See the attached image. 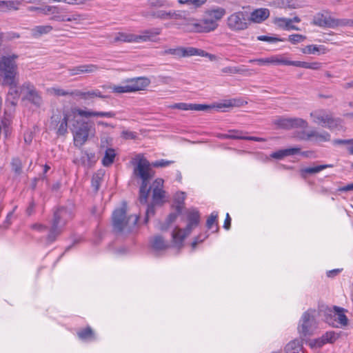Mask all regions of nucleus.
Listing matches in <instances>:
<instances>
[{"mask_svg":"<svg viewBox=\"0 0 353 353\" xmlns=\"http://www.w3.org/2000/svg\"><path fill=\"white\" fill-rule=\"evenodd\" d=\"M21 91L24 93V98L37 108L42 105V98L39 92L31 83L25 82L21 87Z\"/></svg>","mask_w":353,"mask_h":353,"instance_id":"nucleus-13","label":"nucleus"},{"mask_svg":"<svg viewBox=\"0 0 353 353\" xmlns=\"http://www.w3.org/2000/svg\"><path fill=\"white\" fill-rule=\"evenodd\" d=\"M72 217V212L70 210L61 207L54 212L51 226L49 229L47 225L41 223H34L31 225V228L39 232H45L48 230L46 241L47 243L51 244L61 234L65 225Z\"/></svg>","mask_w":353,"mask_h":353,"instance_id":"nucleus-1","label":"nucleus"},{"mask_svg":"<svg viewBox=\"0 0 353 353\" xmlns=\"http://www.w3.org/2000/svg\"><path fill=\"white\" fill-rule=\"evenodd\" d=\"M151 245L154 250L157 251L163 250L168 247V245L160 236H154L151 241Z\"/></svg>","mask_w":353,"mask_h":353,"instance_id":"nucleus-38","label":"nucleus"},{"mask_svg":"<svg viewBox=\"0 0 353 353\" xmlns=\"http://www.w3.org/2000/svg\"><path fill=\"white\" fill-rule=\"evenodd\" d=\"M73 132L74 143L75 145L81 146L87 141L89 135V127L86 123H81L79 127L72 125L71 129Z\"/></svg>","mask_w":353,"mask_h":353,"instance_id":"nucleus-15","label":"nucleus"},{"mask_svg":"<svg viewBox=\"0 0 353 353\" xmlns=\"http://www.w3.org/2000/svg\"><path fill=\"white\" fill-rule=\"evenodd\" d=\"M180 212H181V207H180V205H178L177 206V212L170 213L169 214V216H168L167 219L165 220V222L163 225H161L160 229L161 230H168L171 226L172 223H174L176 221V219L178 215L180 214Z\"/></svg>","mask_w":353,"mask_h":353,"instance_id":"nucleus-37","label":"nucleus"},{"mask_svg":"<svg viewBox=\"0 0 353 353\" xmlns=\"http://www.w3.org/2000/svg\"><path fill=\"white\" fill-rule=\"evenodd\" d=\"M346 310L342 307L334 306L325 310V321L329 325L335 327H342L348 323V319L345 314Z\"/></svg>","mask_w":353,"mask_h":353,"instance_id":"nucleus-9","label":"nucleus"},{"mask_svg":"<svg viewBox=\"0 0 353 353\" xmlns=\"http://www.w3.org/2000/svg\"><path fill=\"white\" fill-rule=\"evenodd\" d=\"M170 108L182 110H192V103H177L171 105Z\"/></svg>","mask_w":353,"mask_h":353,"instance_id":"nucleus-56","label":"nucleus"},{"mask_svg":"<svg viewBox=\"0 0 353 353\" xmlns=\"http://www.w3.org/2000/svg\"><path fill=\"white\" fill-rule=\"evenodd\" d=\"M178 2L180 4L192 6L194 8H198L204 5L207 0H178Z\"/></svg>","mask_w":353,"mask_h":353,"instance_id":"nucleus-47","label":"nucleus"},{"mask_svg":"<svg viewBox=\"0 0 353 353\" xmlns=\"http://www.w3.org/2000/svg\"><path fill=\"white\" fill-rule=\"evenodd\" d=\"M53 28L50 25L37 26L31 30L32 36L38 38L43 34L50 33Z\"/></svg>","mask_w":353,"mask_h":353,"instance_id":"nucleus-31","label":"nucleus"},{"mask_svg":"<svg viewBox=\"0 0 353 353\" xmlns=\"http://www.w3.org/2000/svg\"><path fill=\"white\" fill-rule=\"evenodd\" d=\"M217 218H218L217 212H213L211 213V214L208 218L207 221H206V226H207L208 229H209V230L212 229L213 227V225L216 224V231H217V230H218Z\"/></svg>","mask_w":353,"mask_h":353,"instance_id":"nucleus-49","label":"nucleus"},{"mask_svg":"<svg viewBox=\"0 0 353 353\" xmlns=\"http://www.w3.org/2000/svg\"><path fill=\"white\" fill-rule=\"evenodd\" d=\"M139 216L137 215H126V204L116 209L112 213V225L117 233H128L136 226Z\"/></svg>","mask_w":353,"mask_h":353,"instance_id":"nucleus-4","label":"nucleus"},{"mask_svg":"<svg viewBox=\"0 0 353 353\" xmlns=\"http://www.w3.org/2000/svg\"><path fill=\"white\" fill-rule=\"evenodd\" d=\"M173 163H174V161H168L166 159H160V160H157V161L152 162V165L154 168H164V167L169 166L170 165H171Z\"/></svg>","mask_w":353,"mask_h":353,"instance_id":"nucleus-55","label":"nucleus"},{"mask_svg":"<svg viewBox=\"0 0 353 353\" xmlns=\"http://www.w3.org/2000/svg\"><path fill=\"white\" fill-rule=\"evenodd\" d=\"M134 165L133 175L141 181V183H150L153 178L154 172L151 168V165L148 159L142 154H138L132 161Z\"/></svg>","mask_w":353,"mask_h":353,"instance_id":"nucleus-6","label":"nucleus"},{"mask_svg":"<svg viewBox=\"0 0 353 353\" xmlns=\"http://www.w3.org/2000/svg\"><path fill=\"white\" fill-rule=\"evenodd\" d=\"M55 10L53 11L51 20L59 22H73L75 24H79L80 22L85 19L83 14L77 12H69L68 10L60 6H55Z\"/></svg>","mask_w":353,"mask_h":353,"instance_id":"nucleus-10","label":"nucleus"},{"mask_svg":"<svg viewBox=\"0 0 353 353\" xmlns=\"http://www.w3.org/2000/svg\"><path fill=\"white\" fill-rule=\"evenodd\" d=\"M98 66L93 64L80 65L68 69L70 75H77L83 73H92L98 70Z\"/></svg>","mask_w":353,"mask_h":353,"instance_id":"nucleus-24","label":"nucleus"},{"mask_svg":"<svg viewBox=\"0 0 353 353\" xmlns=\"http://www.w3.org/2000/svg\"><path fill=\"white\" fill-rule=\"evenodd\" d=\"M284 65H292V66L305 68V69H311V70H317L321 68L322 63L320 62H316V61L306 62V61H291L285 54Z\"/></svg>","mask_w":353,"mask_h":353,"instance_id":"nucleus-19","label":"nucleus"},{"mask_svg":"<svg viewBox=\"0 0 353 353\" xmlns=\"http://www.w3.org/2000/svg\"><path fill=\"white\" fill-rule=\"evenodd\" d=\"M115 156L116 153L114 150L112 148H108L105 150L104 157L102 159V164L105 167L110 166L113 163Z\"/></svg>","mask_w":353,"mask_h":353,"instance_id":"nucleus-39","label":"nucleus"},{"mask_svg":"<svg viewBox=\"0 0 353 353\" xmlns=\"http://www.w3.org/2000/svg\"><path fill=\"white\" fill-rule=\"evenodd\" d=\"M110 88L112 89V92H114V93H118V94L130 93V91H129V89H128V85H127V83L125 81L123 83V85H114V86L111 87Z\"/></svg>","mask_w":353,"mask_h":353,"instance_id":"nucleus-50","label":"nucleus"},{"mask_svg":"<svg viewBox=\"0 0 353 353\" xmlns=\"http://www.w3.org/2000/svg\"><path fill=\"white\" fill-rule=\"evenodd\" d=\"M72 116L77 114L81 117L90 118L91 117L114 118L116 113L113 111L102 112V111H93L91 110H83L79 108H74L71 109Z\"/></svg>","mask_w":353,"mask_h":353,"instance_id":"nucleus-16","label":"nucleus"},{"mask_svg":"<svg viewBox=\"0 0 353 353\" xmlns=\"http://www.w3.org/2000/svg\"><path fill=\"white\" fill-rule=\"evenodd\" d=\"M328 51V49L323 45H308L301 49L302 53L305 54H324Z\"/></svg>","mask_w":353,"mask_h":353,"instance_id":"nucleus-28","label":"nucleus"},{"mask_svg":"<svg viewBox=\"0 0 353 353\" xmlns=\"http://www.w3.org/2000/svg\"><path fill=\"white\" fill-rule=\"evenodd\" d=\"M148 3L152 8H170L172 6L167 0H148Z\"/></svg>","mask_w":353,"mask_h":353,"instance_id":"nucleus-45","label":"nucleus"},{"mask_svg":"<svg viewBox=\"0 0 353 353\" xmlns=\"http://www.w3.org/2000/svg\"><path fill=\"white\" fill-rule=\"evenodd\" d=\"M285 54L273 55L267 58L255 59L249 60V63H256L259 65H266L269 64L283 65Z\"/></svg>","mask_w":353,"mask_h":353,"instance_id":"nucleus-20","label":"nucleus"},{"mask_svg":"<svg viewBox=\"0 0 353 353\" xmlns=\"http://www.w3.org/2000/svg\"><path fill=\"white\" fill-rule=\"evenodd\" d=\"M322 336L326 343H333L339 338V334L333 331L327 332Z\"/></svg>","mask_w":353,"mask_h":353,"instance_id":"nucleus-48","label":"nucleus"},{"mask_svg":"<svg viewBox=\"0 0 353 353\" xmlns=\"http://www.w3.org/2000/svg\"><path fill=\"white\" fill-rule=\"evenodd\" d=\"M3 85H8L10 87L8 97L6 99V108L4 111L3 117L1 119V124L4 128L6 136L9 133V126L12 121V112L14 106L16 105L17 101L19 97V92L17 88L18 82L15 79H13V82L6 83L2 81Z\"/></svg>","mask_w":353,"mask_h":353,"instance_id":"nucleus-5","label":"nucleus"},{"mask_svg":"<svg viewBox=\"0 0 353 353\" xmlns=\"http://www.w3.org/2000/svg\"><path fill=\"white\" fill-rule=\"evenodd\" d=\"M257 40L261 41H267L269 43H274L276 41H284V39H279L276 37H268L266 35H261L257 37Z\"/></svg>","mask_w":353,"mask_h":353,"instance_id":"nucleus-57","label":"nucleus"},{"mask_svg":"<svg viewBox=\"0 0 353 353\" xmlns=\"http://www.w3.org/2000/svg\"><path fill=\"white\" fill-rule=\"evenodd\" d=\"M150 183H141L139 190V202L142 204H145L147 202L149 192L150 191Z\"/></svg>","mask_w":353,"mask_h":353,"instance_id":"nucleus-40","label":"nucleus"},{"mask_svg":"<svg viewBox=\"0 0 353 353\" xmlns=\"http://www.w3.org/2000/svg\"><path fill=\"white\" fill-rule=\"evenodd\" d=\"M130 92L145 90L150 83V80L145 77L128 79L125 80Z\"/></svg>","mask_w":353,"mask_h":353,"instance_id":"nucleus-17","label":"nucleus"},{"mask_svg":"<svg viewBox=\"0 0 353 353\" xmlns=\"http://www.w3.org/2000/svg\"><path fill=\"white\" fill-rule=\"evenodd\" d=\"M78 337L83 341H94L95 335L90 327L81 330L77 332Z\"/></svg>","mask_w":353,"mask_h":353,"instance_id":"nucleus-36","label":"nucleus"},{"mask_svg":"<svg viewBox=\"0 0 353 353\" xmlns=\"http://www.w3.org/2000/svg\"><path fill=\"white\" fill-rule=\"evenodd\" d=\"M17 58L18 56L15 54L2 56L0 58V77L2 78V81L11 83L13 82V79L16 78L17 65L15 60Z\"/></svg>","mask_w":353,"mask_h":353,"instance_id":"nucleus-7","label":"nucleus"},{"mask_svg":"<svg viewBox=\"0 0 353 353\" xmlns=\"http://www.w3.org/2000/svg\"><path fill=\"white\" fill-rule=\"evenodd\" d=\"M210 108H211V107L208 105L192 103V110L205 111V110H208Z\"/></svg>","mask_w":353,"mask_h":353,"instance_id":"nucleus-63","label":"nucleus"},{"mask_svg":"<svg viewBox=\"0 0 353 353\" xmlns=\"http://www.w3.org/2000/svg\"><path fill=\"white\" fill-rule=\"evenodd\" d=\"M308 123L301 118L290 117V129L292 128H306Z\"/></svg>","mask_w":353,"mask_h":353,"instance_id":"nucleus-43","label":"nucleus"},{"mask_svg":"<svg viewBox=\"0 0 353 353\" xmlns=\"http://www.w3.org/2000/svg\"><path fill=\"white\" fill-rule=\"evenodd\" d=\"M315 313L314 310H308L303 314L298 327L301 337L312 334L313 329L315 327Z\"/></svg>","mask_w":353,"mask_h":353,"instance_id":"nucleus-12","label":"nucleus"},{"mask_svg":"<svg viewBox=\"0 0 353 353\" xmlns=\"http://www.w3.org/2000/svg\"><path fill=\"white\" fill-rule=\"evenodd\" d=\"M242 102L239 99H230L228 101H225L223 103L220 104L218 107H225V108H230V107H236V106H240L242 105Z\"/></svg>","mask_w":353,"mask_h":353,"instance_id":"nucleus-54","label":"nucleus"},{"mask_svg":"<svg viewBox=\"0 0 353 353\" xmlns=\"http://www.w3.org/2000/svg\"><path fill=\"white\" fill-rule=\"evenodd\" d=\"M188 13L183 10H172V19H180L182 22L178 23L179 28L186 32V27L188 23H190L189 20L192 19V17H188Z\"/></svg>","mask_w":353,"mask_h":353,"instance_id":"nucleus-22","label":"nucleus"},{"mask_svg":"<svg viewBox=\"0 0 353 353\" xmlns=\"http://www.w3.org/2000/svg\"><path fill=\"white\" fill-rule=\"evenodd\" d=\"M333 165L332 164H324V165H320L314 167H310V168H305L301 170V174L303 178L306 177V174H316L318 173L323 170L327 168H332Z\"/></svg>","mask_w":353,"mask_h":353,"instance_id":"nucleus-32","label":"nucleus"},{"mask_svg":"<svg viewBox=\"0 0 353 353\" xmlns=\"http://www.w3.org/2000/svg\"><path fill=\"white\" fill-rule=\"evenodd\" d=\"M121 137L125 139H135L137 138V133L130 130H123L121 132Z\"/></svg>","mask_w":353,"mask_h":353,"instance_id":"nucleus-62","label":"nucleus"},{"mask_svg":"<svg viewBox=\"0 0 353 353\" xmlns=\"http://www.w3.org/2000/svg\"><path fill=\"white\" fill-rule=\"evenodd\" d=\"M270 16V11L267 8L256 9L250 13L249 17L250 22L261 23L268 18Z\"/></svg>","mask_w":353,"mask_h":353,"instance_id":"nucleus-25","label":"nucleus"},{"mask_svg":"<svg viewBox=\"0 0 353 353\" xmlns=\"http://www.w3.org/2000/svg\"><path fill=\"white\" fill-rule=\"evenodd\" d=\"M299 148H291L276 151L271 154V157L276 159H282L285 157L294 155L300 152Z\"/></svg>","mask_w":353,"mask_h":353,"instance_id":"nucleus-30","label":"nucleus"},{"mask_svg":"<svg viewBox=\"0 0 353 353\" xmlns=\"http://www.w3.org/2000/svg\"><path fill=\"white\" fill-rule=\"evenodd\" d=\"M274 23L279 28L285 30H299V28L292 24L290 19L285 17H277L274 20Z\"/></svg>","mask_w":353,"mask_h":353,"instance_id":"nucleus-29","label":"nucleus"},{"mask_svg":"<svg viewBox=\"0 0 353 353\" xmlns=\"http://www.w3.org/2000/svg\"><path fill=\"white\" fill-rule=\"evenodd\" d=\"M53 92H54V94L55 95H57V96H67V95H70V96L74 97V94H71V93H72V91L69 92V91H66L65 90L60 89V88H54L53 89Z\"/></svg>","mask_w":353,"mask_h":353,"instance_id":"nucleus-64","label":"nucleus"},{"mask_svg":"<svg viewBox=\"0 0 353 353\" xmlns=\"http://www.w3.org/2000/svg\"><path fill=\"white\" fill-rule=\"evenodd\" d=\"M313 24L319 27H327L334 28L338 26H343L345 23L343 20L336 19L329 15L327 13H317L313 18Z\"/></svg>","mask_w":353,"mask_h":353,"instance_id":"nucleus-14","label":"nucleus"},{"mask_svg":"<svg viewBox=\"0 0 353 353\" xmlns=\"http://www.w3.org/2000/svg\"><path fill=\"white\" fill-rule=\"evenodd\" d=\"M330 140V134L326 131L310 130V141L316 144L327 142Z\"/></svg>","mask_w":353,"mask_h":353,"instance_id":"nucleus-23","label":"nucleus"},{"mask_svg":"<svg viewBox=\"0 0 353 353\" xmlns=\"http://www.w3.org/2000/svg\"><path fill=\"white\" fill-rule=\"evenodd\" d=\"M306 37L303 34H293L289 36L288 41L292 44H297L304 41Z\"/></svg>","mask_w":353,"mask_h":353,"instance_id":"nucleus-53","label":"nucleus"},{"mask_svg":"<svg viewBox=\"0 0 353 353\" xmlns=\"http://www.w3.org/2000/svg\"><path fill=\"white\" fill-rule=\"evenodd\" d=\"M72 116L71 112H66L63 114L62 119L59 118L57 115H53L51 117L52 123L58 121L57 124L58 135H65L68 132V122L70 121V117Z\"/></svg>","mask_w":353,"mask_h":353,"instance_id":"nucleus-18","label":"nucleus"},{"mask_svg":"<svg viewBox=\"0 0 353 353\" xmlns=\"http://www.w3.org/2000/svg\"><path fill=\"white\" fill-rule=\"evenodd\" d=\"M310 117L314 123L331 130L341 126L342 120L340 118L334 117L331 113L324 109L312 111Z\"/></svg>","mask_w":353,"mask_h":353,"instance_id":"nucleus-8","label":"nucleus"},{"mask_svg":"<svg viewBox=\"0 0 353 353\" xmlns=\"http://www.w3.org/2000/svg\"><path fill=\"white\" fill-rule=\"evenodd\" d=\"M273 123L278 128L290 130V117H280L274 120Z\"/></svg>","mask_w":353,"mask_h":353,"instance_id":"nucleus-41","label":"nucleus"},{"mask_svg":"<svg viewBox=\"0 0 353 353\" xmlns=\"http://www.w3.org/2000/svg\"><path fill=\"white\" fill-rule=\"evenodd\" d=\"M302 349V343L299 339L289 342L285 347L286 353H299Z\"/></svg>","mask_w":353,"mask_h":353,"instance_id":"nucleus-34","label":"nucleus"},{"mask_svg":"<svg viewBox=\"0 0 353 353\" xmlns=\"http://www.w3.org/2000/svg\"><path fill=\"white\" fill-rule=\"evenodd\" d=\"M150 15L156 19L161 20H168L172 19V10L166 11L163 10H159L157 11H152Z\"/></svg>","mask_w":353,"mask_h":353,"instance_id":"nucleus-42","label":"nucleus"},{"mask_svg":"<svg viewBox=\"0 0 353 353\" xmlns=\"http://www.w3.org/2000/svg\"><path fill=\"white\" fill-rule=\"evenodd\" d=\"M12 170L17 175H20L22 173V162L18 157L13 158L11 162Z\"/></svg>","mask_w":353,"mask_h":353,"instance_id":"nucleus-46","label":"nucleus"},{"mask_svg":"<svg viewBox=\"0 0 353 353\" xmlns=\"http://www.w3.org/2000/svg\"><path fill=\"white\" fill-rule=\"evenodd\" d=\"M154 207L152 205H148L146 212H145V217L144 219L145 223L148 222L149 218L150 216H154Z\"/></svg>","mask_w":353,"mask_h":353,"instance_id":"nucleus-61","label":"nucleus"},{"mask_svg":"<svg viewBox=\"0 0 353 353\" xmlns=\"http://www.w3.org/2000/svg\"><path fill=\"white\" fill-rule=\"evenodd\" d=\"M20 4L19 1H0V6H4L8 9L18 10Z\"/></svg>","mask_w":353,"mask_h":353,"instance_id":"nucleus-51","label":"nucleus"},{"mask_svg":"<svg viewBox=\"0 0 353 353\" xmlns=\"http://www.w3.org/2000/svg\"><path fill=\"white\" fill-rule=\"evenodd\" d=\"M248 71V69H246L244 66L242 67H236V66H227L225 68H223L221 69V72L223 73H227V74H244Z\"/></svg>","mask_w":353,"mask_h":353,"instance_id":"nucleus-44","label":"nucleus"},{"mask_svg":"<svg viewBox=\"0 0 353 353\" xmlns=\"http://www.w3.org/2000/svg\"><path fill=\"white\" fill-rule=\"evenodd\" d=\"M225 10L221 7L208 9L205 11L204 17L201 19L192 18L189 20L186 32L208 33L214 31L219 26V21L225 14Z\"/></svg>","mask_w":353,"mask_h":353,"instance_id":"nucleus-2","label":"nucleus"},{"mask_svg":"<svg viewBox=\"0 0 353 353\" xmlns=\"http://www.w3.org/2000/svg\"><path fill=\"white\" fill-rule=\"evenodd\" d=\"M294 137L299 141H310V130L309 131H296L294 134Z\"/></svg>","mask_w":353,"mask_h":353,"instance_id":"nucleus-52","label":"nucleus"},{"mask_svg":"<svg viewBox=\"0 0 353 353\" xmlns=\"http://www.w3.org/2000/svg\"><path fill=\"white\" fill-rule=\"evenodd\" d=\"M137 35L132 34H128L125 32H118L116 34L114 41V42H136Z\"/></svg>","mask_w":353,"mask_h":353,"instance_id":"nucleus-35","label":"nucleus"},{"mask_svg":"<svg viewBox=\"0 0 353 353\" xmlns=\"http://www.w3.org/2000/svg\"><path fill=\"white\" fill-rule=\"evenodd\" d=\"M326 344L325 341L323 340V336L319 339H314L310 343L311 347H321Z\"/></svg>","mask_w":353,"mask_h":353,"instance_id":"nucleus-60","label":"nucleus"},{"mask_svg":"<svg viewBox=\"0 0 353 353\" xmlns=\"http://www.w3.org/2000/svg\"><path fill=\"white\" fill-rule=\"evenodd\" d=\"M208 235L205 233L200 234L196 237L194 238V241L192 243V247L195 248L196 245L201 242H203L205 239L208 238Z\"/></svg>","mask_w":353,"mask_h":353,"instance_id":"nucleus-59","label":"nucleus"},{"mask_svg":"<svg viewBox=\"0 0 353 353\" xmlns=\"http://www.w3.org/2000/svg\"><path fill=\"white\" fill-rule=\"evenodd\" d=\"M226 23L228 28L232 31L246 30L250 25L248 14L243 11L235 12L228 16Z\"/></svg>","mask_w":353,"mask_h":353,"instance_id":"nucleus-11","label":"nucleus"},{"mask_svg":"<svg viewBox=\"0 0 353 353\" xmlns=\"http://www.w3.org/2000/svg\"><path fill=\"white\" fill-rule=\"evenodd\" d=\"M163 183L161 179H157L153 183L152 198L154 202L161 201L165 196V192L161 189Z\"/></svg>","mask_w":353,"mask_h":353,"instance_id":"nucleus-27","label":"nucleus"},{"mask_svg":"<svg viewBox=\"0 0 353 353\" xmlns=\"http://www.w3.org/2000/svg\"><path fill=\"white\" fill-rule=\"evenodd\" d=\"M230 139H240V140H248V141H263L264 139L261 137H252V136H246L245 132L241 130H228Z\"/></svg>","mask_w":353,"mask_h":353,"instance_id":"nucleus-26","label":"nucleus"},{"mask_svg":"<svg viewBox=\"0 0 353 353\" xmlns=\"http://www.w3.org/2000/svg\"><path fill=\"white\" fill-rule=\"evenodd\" d=\"M72 94H74V97H79L85 101L92 100L95 97L105 98V96L101 93V92L98 89L91 90L88 91H81L79 90H76L72 91Z\"/></svg>","mask_w":353,"mask_h":353,"instance_id":"nucleus-21","label":"nucleus"},{"mask_svg":"<svg viewBox=\"0 0 353 353\" xmlns=\"http://www.w3.org/2000/svg\"><path fill=\"white\" fill-rule=\"evenodd\" d=\"M101 182V177L99 174H95L92 176V186L94 189L95 191H97L99 189Z\"/></svg>","mask_w":353,"mask_h":353,"instance_id":"nucleus-58","label":"nucleus"},{"mask_svg":"<svg viewBox=\"0 0 353 353\" xmlns=\"http://www.w3.org/2000/svg\"><path fill=\"white\" fill-rule=\"evenodd\" d=\"M160 34V30L159 28H154L144 31L141 34L137 35V41H146L152 40V39L157 35Z\"/></svg>","mask_w":353,"mask_h":353,"instance_id":"nucleus-33","label":"nucleus"},{"mask_svg":"<svg viewBox=\"0 0 353 353\" xmlns=\"http://www.w3.org/2000/svg\"><path fill=\"white\" fill-rule=\"evenodd\" d=\"M188 224L184 230L175 227L172 232V243L177 248L183 246V241L200 223L201 216L196 208H190L186 211Z\"/></svg>","mask_w":353,"mask_h":353,"instance_id":"nucleus-3","label":"nucleus"}]
</instances>
